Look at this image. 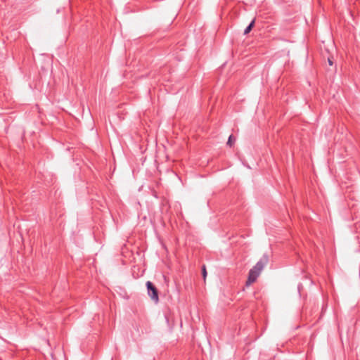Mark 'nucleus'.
Returning a JSON list of instances; mask_svg holds the SVG:
<instances>
[{
  "mask_svg": "<svg viewBox=\"0 0 360 360\" xmlns=\"http://www.w3.org/2000/svg\"><path fill=\"white\" fill-rule=\"evenodd\" d=\"M146 287H147L148 293V295L150 296V297L155 302H158L159 300V297H158V290L156 288V287L150 281L146 282Z\"/></svg>",
  "mask_w": 360,
  "mask_h": 360,
  "instance_id": "2",
  "label": "nucleus"
},
{
  "mask_svg": "<svg viewBox=\"0 0 360 360\" xmlns=\"http://www.w3.org/2000/svg\"><path fill=\"white\" fill-rule=\"evenodd\" d=\"M269 262V257L264 255L256 264L250 270L245 285L249 286L255 283Z\"/></svg>",
  "mask_w": 360,
  "mask_h": 360,
  "instance_id": "1",
  "label": "nucleus"
},
{
  "mask_svg": "<svg viewBox=\"0 0 360 360\" xmlns=\"http://www.w3.org/2000/svg\"><path fill=\"white\" fill-rule=\"evenodd\" d=\"M328 63H329L330 65H333V62L330 59H328Z\"/></svg>",
  "mask_w": 360,
  "mask_h": 360,
  "instance_id": "6",
  "label": "nucleus"
},
{
  "mask_svg": "<svg viewBox=\"0 0 360 360\" xmlns=\"http://www.w3.org/2000/svg\"><path fill=\"white\" fill-rule=\"evenodd\" d=\"M255 20H252V22L249 24V25L245 29L244 34H248L252 29L255 25Z\"/></svg>",
  "mask_w": 360,
  "mask_h": 360,
  "instance_id": "3",
  "label": "nucleus"
},
{
  "mask_svg": "<svg viewBox=\"0 0 360 360\" xmlns=\"http://www.w3.org/2000/svg\"><path fill=\"white\" fill-rule=\"evenodd\" d=\"M202 274L204 280H205L206 276H207V271H206V267L205 265H203L202 267Z\"/></svg>",
  "mask_w": 360,
  "mask_h": 360,
  "instance_id": "5",
  "label": "nucleus"
},
{
  "mask_svg": "<svg viewBox=\"0 0 360 360\" xmlns=\"http://www.w3.org/2000/svg\"><path fill=\"white\" fill-rule=\"evenodd\" d=\"M236 141V139L234 138V136L231 134L229 136V139H228V141L226 143V144L230 146V147H232L234 142Z\"/></svg>",
  "mask_w": 360,
  "mask_h": 360,
  "instance_id": "4",
  "label": "nucleus"
}]
</instances>
